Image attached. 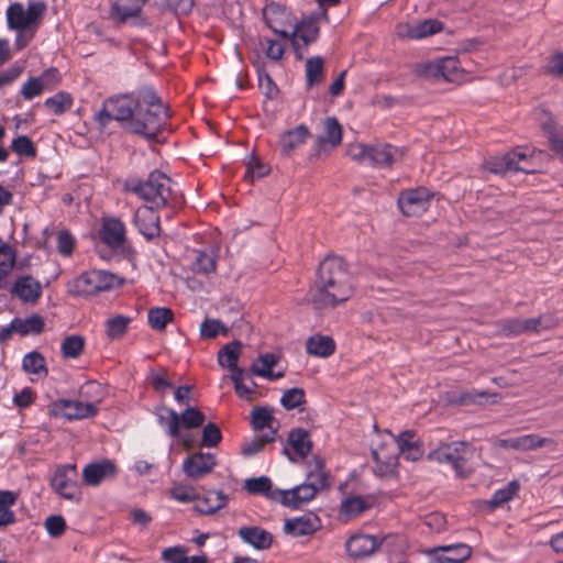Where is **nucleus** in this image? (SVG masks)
<instances>
[{
	"label": "nucleus",
	"mask_w": 563,
	"mask_h": 563,
	"mask_svg": "<svg viewBox=\"0 0 563 563\" xmlns=\"http://www.w3.org/2000/svg\"><path fill=\"white\" fill-rule=\"evenodd\" d=\"M335 343L332 338L321 334L310 336L306 342V351L316 357H328L334 353Z\"/></svg>",
	"instance_id": "30"
},
{
	"label": "nucleus",
	"mask_w": 563,
	"mask_h": 563,
	"mask_svg": "<svg viewBox=\"0 0 563 563\" xmlns=\"http://www.w3.org/2000/svg\"><path fill=\"white\" fill-rule=\"evenodd\" d=\"M222 439L221 431L214 423H208L202 430L201 445L206 448L216 446Z\"/></svg>",
	"instance_id": "63"
},
{
	"label": "nucleus",
	"mask_w": 563,
	"mask_h": 563,
	"mask_svg": "<svg viewBox=\"0 0 563 563\" xmlns=\"http://www.w3.org/2000/svg\"><path fill=\"white\" fill-rule=\"evenodd\" d=\"M397 455L401 453L409 461H417L422 456L419 439L413 431L407 430L395 439Z\"/></svg>",
	"instance_id": "26"
},
{
	"label": "nucleus",
	"mask_w": 563,
	"mask_h": 563,
	"mask_svg": "<svg viewBox=\"0 0 563 563\" xmlns=\"http://www.w3.org/2000/svg\"><path fill=\"white\" fill-rule=\"evenodd\" d=\"M22 366L26 373L35 374L38 376L47 375V368L45 366V358L38 352L27 353L23 357Z\"/></svg>",
	"instance_id": "48"
},
{
	"label": "nucleus",
	"mask_w": 563,
	"mask_h": 563,
	"mask_svg": "<svg viewBox=\"0 0 563 563\" xmlns=\"http://www.w3.org/2000/svg\"><path fill=\"white\" fill-rule=\"evenodd\" d=\"M130 322L131 319L122 314L109 318L106 322L107 335L110 339L121 338L125 333Z\"/></svg>",
	"instance_id": "50"
},
{
	"label": "nucleus",
	"mask_w": 563,
	"mask_h": 563,
	"mask_svg": "<svg viewBox=\"0 0 563 563\" xmlns=\"http://www.w3.org/2000/svg\"><path fill=\"white\" fill-rule=\"evenodd\" d=\"M55 69H49L43 77L38 78H30L26 82L23 84L21 88V95L25 100H31L37 96H40L46 85V77L51 74H55Z\"/></svg>",
	"instance_id": "46"
},
{
	"label": "nucleus",
	"mask_w": 563,
	"mask_h": 563,
	"mask_svg": "<svg viewBox=\"0 0 563 563\" xmlns=\"http://www.w3.org/2000/svg\"><path fill=\"white\" fill-rule=\"evenodd\" d=\"M146 0H119L115 5L117 19L125 22L130 18L136 16Z\"/></svg>",
	"instance_id": "44"
},
{
	"label": "nucleus",
	"mask_w": 563,
	"mask_h": 563,
	"mask_svg": "<svg viewBox=\"0 0 563 563\" xmlns=\"http://www.w3.org/2000/svg\"><path fill=\"white\" fill-rule=\"evenodd\" d=\"M120 285V278L106 271L82 273L68 284V292L73 296L88 297L108 291Z\"/></svg>",
	"instance_id": "5"
},
{
	"label": "nucleus",
	"mask_w": 563,
	"mask_h": 563,
	"mask_svg": "<svg viewBox=\"0 0 563 563\" xmlns=\"http://www.w3.org/2000/svg\"><path fill=\"white\" fill-rule=\"evenodd\" d=\"M170 498L178 503H190L197 499L196 489L192 486L178 484L169 490Z\"/></svg>",
	"instance_id": "57"
},
{
	"label": "nucleus",
	"mask_w": 563,
	"mask_h": 563,
	"mask_svg": "<svg viewBox=\"0 0 563 563\" xmlns=\"http://www.w3.org/2000/svg\"><path fill=\"white\" fill-rule=\"evenodd\" d=\"M187 558V549L184 547L166 548L162 552V560L166 563H185Z\"/></svg>",
	"instance_id": "64"
},
{
	"label": "nucleus",
	"mask_w": 563,
	"mask_h": 563,
	"mask_svg": "<svg viewBox=\"0 0 563 563\" xmlns=\"http://www.w3.org/2000/svg\"><path fill=\"white\" fill-rule=\"evenodd\" d=\"M472 453V448L466 442H452L439 446L428 457L441 464H450L459 476H466L470 471L465 463Z\"/></svg>",
	"instance_id": "7"
},
{
	"label": "nucleus",
	"mask_w": 563,
	"mask_h": 563,
	"mask_svg": "<svg viewBox=\"0 0 563 563\" xmlns=\"http://www.w3.org/2000/svg\"><path fill=\"white\" fill-rule=\"evenodd\" d=\"M354 286L347 264L339 256H328L319 265L309 296L317 308L334 307L346 301Z\"/></svg>",
	"instance_id": "2"
},
{
	"label": "nucleus",
	"mask_w": 563,
	"mask_h": 563,
	"mask_svg": "<svg viewBox=\"0 0 563 563\" xmlns=\"http://www.w3.org/2000/svg\"><path fill=\"white\" fill-rule=\"evenodd\" d=\"M269 173V167L263 164L257 157L251 156L247 161V168L245 177L254 180L255 178H262Z\"/></svg>",
	"instance_id": "61"
},
{
	"label": "nucleus",
	"mask_w": 563,
	"mask_h": 563,
	"mask_svg": "<svg viewBox=\"0 0 563 563\" xmlns=\"http://www.w3.org/2000/svg\"><path fill=\"white\" fill-rule=\"evenodd\" d=\"M155 413L158 424L162 428H165L172 438H180L179 419L178 413L175 410L166 406H159Z\"/></svg>",
	"instance_id": "32"
},
{
	"label": "nucleus",
	"mask_w": 563,
	"mask_h": 563,
	"mask_svg": "<svg viewBox=\"0 0 563 563\" xmlns=\"http://www.w3.org/2000/svg\"><path fill=\"white\" fill-rule=\"evenodd\" d=\"M442 30V23L434 19L418 21L415 23H400L396 33L400 38L421 40L431 36Z\"/></svg>",
	"instance_id": "16"
},
{
	"label": "nucleus",
	"mask_w": 563,
	"mask_h": 563,
	"mask_svg": "<svg viewBox=\"0 0 563 563\" xmlns=\"http://www.w3.org/2000/svg\"><path fill=\"white\" fill-rule=\"evenodd\" d=\"M402 155V150L389 144L371 145L369 165L390 168Z\"/></svg>",
	"instance_id": "20"
},
{
	"label": "nucleus",
	"mask_w": 563,
	"mask_h": 563,
	"mask_svg": "<svg viewBox=\"0 0 563 563\" xmlns=\"http://www.w3.org/2000/svg\"><path fill=\"white\" fill-rule=\"evenodd\" d=\"M157 209L150 207H140L134 214V223L141 234L146 239L152 240L159 235V217L156 213Z\"/></svg>",
	"instance_id": "19"
},
{
	"label": "nucleus",
	"mask_w": 563,
	"mask_h": 563,
	"mask_svg": "<svg viewBox=\"0 0 563 563\" xmlns=\"http://www.w3.org/2000/svg\"><path fill=\"white\" fill-rule=\"evenodd\" d=\"M316 525L309 516L287 519L284 525V531L294 537H302L312 533Z\"/></svg>",
	"instance_id": "33"
},
{
	"label": "nucleus",
	"mask_w": 563,
	"mask_h": 563,
	"mask_svg": "<svg viewBox=\"0 0 563 563\" xmlns=\"http://www.w3.org/2000/svg\"><path fill=\"white\" fill-rule=\"evenodd\" d=\"M217 465L216 456L211 453L197 452L183 462V472L192 479L210 474Z\"/></svg>",
	"instance_id": "14"
},
{
	"label": "nucleus",
	"mask_w": 563,
	"mask_h": 563,
	"mask_svg": "<svg viewBox=\"0 0 563 563\" xmlns=\"http://www.w3.org/2000/svg\"><path fill=\"white\" fill-rule=\"evenodd\" d=\"M195 510L201 515L213 514L223 507L228 503V496L220 490L209 492L203 498L197 497Z\"/></svg>",
	"instance_id": "28"
},
{
	"label": "nucleus",
	"mask_w": 563,
	"mask_h": 563,
	"mask_svg": "<svg viewBox=\"0 0 563 563\" xmlns=\"http://www.w3.org/2000/svg\"><path fill=\"white\" fill-rule=\"evenodd\" d=\"M489 396L486 391L478 390H470V391H450L446 394V400L453 405H472V404H482L483 398H487Z\"/></svg>",
	"instance_id": "40"
},
{
	"label": "nucleus",
	"mask_w": 563,
	"mask_h": 563,
	"mask_svg": "<svg viewBox=\"0 0 563 563\" xmlns=\"http://www.w3.org/2000/svg\"><path fill=\"white\" fill-rule=\"evenodd\" d=\"M519 488V483L517 481H511L507 486L496 490L489 500L485 501L486 507L489 510H494L503 506L515 497Z\"/></svg>",
	"instance_id": "36"
},
{
	"label": "nucleus",
	"mask_w": 563,
	"mask_h": 563,
	"mask_svg": "<svg viewBox=\"0 0 563 563\" xmlns=\"http://www.w3.org/2000/svg\"><path fill=\"white\" fill-rule=\"evenodd\" d=\"M249 375L244 369L235 371V373L231 374V379L234 383L235 393L239 397L251 400L254 389L256 388V384L251 380L250 384L246 383Z\"/></svg>",
	"instance_id": "43"
},
{
	"label": "nucleus",
	"mask_w": 563,
	"mask_h": 563,
	"mask_svg": "<svg viewBox=\"0 0 563 563\" xmlns=\"http://www.w3.org/2000/svg\"><path fill=\"white\" fill-rule=\"evenodd\" d=\"M100 236L108 246L118 249L125 242V227L117 218L103 219Z\"/></svg>",
	"instance_id": "21"
},
{
	"label": "nucleus",
	"mask_w": 563,
	"mask_h": 563,
	"mask_svg": "<svg viewBox=\"0 0 563 563\" xmlns=\"http://www.w3.org/2000/svg\"><path fill=\"white\" fill-rule=\"evenodd\" d=\"M306 80L309 88L318 85L323 79V59L319 56L308 58L306 62Z\"/></svg>",
	"instance_id": "45"
},
{
	"label": "nucleus",
	"mask_w": 563,
	"mask_h": 563,
	"mask_svg": "<svg viewBox=\"0 0 563 563\" xmlns=\"http://www.w3.org/2000/svg\"><path fill=\"white\" fill-rule=\"evenodd\" d=\"M16 494L9 490H0V527H5L15 521V515L11 507L16 501Z\"/></svg>",
	"instance_id": "38"
},
{
	"label": "nucleus",
	"mask_w": 563,
	"mask_h": 563,
	"mask_svg": "<svg viewBox=\"0 0 563 563\" xmlns=\"http://www.w3.org/2000/svg\"><path fill=\"white\" fill-rule=\"evenodd\" d=\"M174 319V313L169 308L155 307L148 310L147 321L152 329L163 331Z\"/></svg>",
	"instance_id": "42"
},
{
	"label": "nucleus",
	"mask_w": 563,
	"mask_h": 563,
	"mask_svg": "<svg viewBox=\"0 0 563 563\" xmlns=\"http://www.w3.org/2000/svg\"><path fill=\"white\" fill-rule=\"evenodd\" d=\"M271 487L272 482L265 476L249 478L244 483V488L251 494H267Z\"/></svg>",
	"instance_id": "62"
},
{
	"label": "nucleus",
	"mask_w": 563,
	"mask_h": 563,
	"mask_svg": "<svg viewBox=\"0 0 563 563\" xmlns=\"http://www.w3.org/2000/svg\"><path fill=\"white\" fill-rule=\"evenodd\" d=\"M85 340L80 335L66 336L62 344L60 351L65 358H77L84 351Z\"/></svg>",
	"instance_id": "49"
},
{
	"label": "nucleus",
	"mask_w": 563,
	"mask_h": 563,
	"mask_svg": "<svg viewBox=\"0 0 563 563\" xmlns=\"http://www.w3.org/2000/svg\"><path fill=\"white\" fill-rule=\"evenodd\" d=\"M263 16L267 26L283 37H289L287 26H292L291 15L286 11L285 7L279 3H268L263 10Z\"/></svg>",
	"instance_id": "15"
},
{
	"label": "nucleus",
	"mask_w": 563,
	"mask_h": 563,
	"mask_svg": "<svg viewBox=\"0 0 563 563\" xmlns=\"http://www.w3.org/2000/svg\"><path fill=\"white\" fill-rule=\"evenodd\" d=\"M415 73L429 78H443L446 81L459 82L464 77V69L456 57L448 56L432 62L419 63Z\"/></svg>",
	"instance_id": "8"
},
{
	"label": "nucleus",
	"mask_w": 563,
	"mask_h": 563,
	"mask_svg": "<svg viewBox=\"0 0 563 563\" xmlns=\"http://www.w3.org/2000/svg\"><path fill=\"white\" fill-rule=\"evenodd\" d=\"M219 333L227 334L228 328L218 319H206L200 325V334L202 338L212 339Z\"/></svg>",
	"instance_id": "58"
},
{
	"label": "nucleus",
	"mask_w": 563,
	"mask_h": 563,
	"mask_svg": "<svg viewBox=\"0 0 563 563\" xmlns=\"http://www.w3.org/2000/svg\"><path fill=\"white\" fill-rule=\"evenodd\" d=\"M44 327V321L40 316H31L26 319L15 318L12 320V328L15 332L21 335H26L30 333L38 334L42 332Z\"/></svg>",
	"instance_id": "41"
},
{
	"label": "nucleus",
	"mask_w": 563,
	"mask_h": 563,
	"mask_svg": "<svg viewBox=\"0 0 563 563\" xmlns=\"http://www.w3.org/2000/svg\"><path fill=\"white\" fill-rule=\"evenodd\" d=\"M242 354V343L240 341H233L231 343L225 344L218 352V363L222 367H227L231 374L235 373V371H242L238 366L239 358Z\"/></svg>",
	"instance_id": "29"
},
{
	"label": "nucleus",
	"mask_w": 563,
	"mask_h": 563,
	"mask_svg": "<svg viewBox=\"0 0 563 563\" xmlns=\"http://www.w3.org/2000/svg\"><path fill=\"white\" fill-rule=\"evenodd\" d=\"M431 195L426 188L404 190L398 197V207L406 217L423 214L430 202Z\"/></svg>",
	"instance_id": "11"
},
{
	"label": "nucleus",
	"mask_w": 563,
	"mask_h": 563,
	"mask_svg": "<svg viewBox=\"0 0 563 563\" xmlns=\"http://www.w3.org/2000/svg\"><path fill=\"white\" fill-rule=\"evenodd\" d=\"M117 472L115 465L110 461L88 464L82 472V478L89 486H97L102 481L113 477Z\"/></svg>",
	"instance_id": "24"
},
{
	"label": "nucleus",
	"mask_w": 563,
	"mask_h": 563,
	"mask_svg": "<svg viewBox=\"0 0 563 563\" xmlns=\"http://www.w3.org/2000/svg\"><path fill=\"white\" fill-rule=\"evenodd\" d=\"M99 401H80L71 399H59L49 406V412L56 418L67 420H79L93 417L98 412Z\"/></svg>",
	"instance_id": "10"
},
{
	"label": "nucleus",
	"mask_w": 563,
	"mask_h": 563,
	"mask_svg": "<svg viewBox=\"0 0 563 563\" xmlns=\"http://www.w3.org/2000/svg\"><path fill=\"white\" fill-rule=\"evenodd\" d=\"M324 136L319 137L318 145L323 147L330 144L331 147L338 146L342 141V128L335 118H328L324 121Z\"/></svg>",
	"instance_id": "37"
},
{
	"label": "nucleus",
	"mask_w": 563,
	"mask_h": 563,
	"mask_svg": "<svg viewBox=\"0 0 563 563\" xmlns=\"http://www.w3.org/2000/svg\"><path fill=\"white\" fill-rule=\"evenodd\" d=\"M366 501L360 496H352L346 498L341 504V512L346 517H355L367 509Z\"/></svg>",
	"instance_id": "55"
},
{
	"label": "nucleus",
	"mask_w": 563,
	"mask_h": 563,
	"mask_svg": "<svg viewBox=\"0 0 563 563\" xmlns=\"http://www.w3.org/2000/svg\"><path fill=\"white\" fill-rule=\"evenodd\" d=\"M96 118L102 125L110 120L125 122L130 132L155 139L169 114L154 90L144 88L136 98L131 95L109 98Z\"/></svg>",
	"instance_id": "1"
},
{
	"label": "nucleus",
	"mask_w": 563,
	"mask_h": 563,
	"mask_svg": "<svg viewBox=\"0 0 563 563\" xmlns=\"http://www.w3.org/2000/svg\"><path fill=\"white\" fill-rule=\"evenodd\" d=\"M308 473L307 481L318 487L319 489H324L328 487V475L324 471V465L322 460L319 457H313L308 464Z\"/></svg>",
	"instance_id": "39"
},
{
	"label": "nucleus",
	"mask_w": 563,
	"mask_h": 563,
	"mask_svg": "<svg viewBox=\"0 0 563 563\" xmlns=\"http://www.w3.org/2000/svg\"><path fill=\"white\" fill-rule=\"evenodd\" d=\"M275 419L272 411L267 408H255L252 411V426L255 430L262 431L263 433H272L275 438Z\"/></svg>",
	"instance_id": "34"
},
{
	"label": "nucleus",
	"mask_w": 563,
	"mask_h": 563,
	"mask_svg": "<svg viewBox=\"0 0 563 563\" xmlns=\"http://www.w3.org/2000/svg\"><path fill=\"white\" fill-rule=\"evenodd\" d=\"M44 527L52 538H58L66 530V521L62 516L53 515L45 519Z\"/></svg>",
	"instance_id": "60"
},
{
	"label": "nucleus",
	"mask_w": 563,
	"mask_h": 563,
	"mask_svg": "<svg viewBox=\"0 0 563 563\" xmlns=\"http://www.w3.org/2000/svg\"><path fill=\"white\" fill-rule=\"evenodd\" d=\"M73 106V98L69 93L60 91L45 100L47 107L55 114H62Z\"/></svg>",
	"instance_id": "51"
},
{
	"label": "nucleus",
	"mask_w": 563,
	"mask_h": 563,
	"mask_svg": "<svg viewBox=\"0 0 563 563\" xmlns=\"http://www.w3.org/2000/svg\"><path fill=\"white\" fill-rule=\"evenodd\" d=\"M45 10L43 2H30L27 8L15 2L7 10V22L11 30L18 32L15 45L19 49L25 47L33 38Z\"/></svg>",
	"instance_id": "4"
},
{
	"label": "nucleus",
	"mask_w": 563,
	"mask_h": 563,
	"mask_svg": "<svg viewBox=\"0 0 563 563\" xmlns=\"http://www.w3.org/2000/svg\"><path fill=\"white\" fill-rule=\"evenodd\" d=\"M275 439L272 435V433H263L262 435L256 437L249 442H245L241 446V454L245 457L253 456L260 453L264 449L265 444L271 443Z\"/></svg>",
	"instance_id": "52"
},
{
	"label": "nucleus",
	"mask_w": 563,
	"mask_h": 563,
	"mask_svg": "<svg viewBox=\"0 0 563 563\" xmlns=\"http://www.w3.org/2000/svg\"><path fill=\"white\" fill-rule=\"evenodd\" d=\"M279 356L274 353L261 354L252 364L254 375L266 378L273 376V368L278 364Z\"/></svg>",
	"instance_id": "35"
},
{
	"label": "nucleus",
	"mask_w": 563,
	"mask_h": 563,
	"mask_svg": "<svg viewBox=\"0 0 563 563\" xmlns=\"http://www.w3.org/2000/svg\"><path fill=\"white\" fill-rule=\"evenodd\" d=\"M15 251L8 243L0 241V272L8 275L15 265Z\"/></svg>",
	"instance_id": "56"
},
{
	"label": "nucleus",
	"mask_w": 563,
	"mask_h": 563,
	"mask_svg": "<svg viewBox=\"0 0 563 563\" xmlns=\"http://www.w3.org/2000/svg\"><path fill=\"white\" fill-rule=\"evenodd\" d=\"M319 490L318 487L307 482L291 489H278L276 494L279 496V500L284 506L298 508L312 500Z\"/></svg>",
	"instance_id": "18"
},
{
	"label": "nucleus",
	"mask_w": 563,
	"mask_h": 563,
	"mask_svg": "<svg viewBox=\"0 0 563 563\" xmlns=\"http://www.w3.org/2000/svg\"><path fill=\"white\" fill-rule=\"evenodd\" d=\"M240 539L256 550H266L272 545L273 537L261 527L244 526L238 530Z\"/></svg>",
	"instance_id": "22"
},
{
	"label": "nucleus",
	"mask_w": 563,
	"mask_h": 563,
	"mask_svg": "<svg viewBox=\"0 0 563 563\" xmlns=\"http://www.w3.org/2000/svg\"><path fill=\"white\" fill-rule=\"evenodd\" d=\"M76 474L75 465H64L59 467L51 481L53 489L66 499L78 500L79 489L76 482Z\"/></svg>",
	"instance_id": "13"
},
{
	"label": "nucleus",
	"mask_w": 563,
	"mask_h": 563,
	"mask_svg": "<svg viewBox=\"0 0 563 563\" xmlns=\"http://www.w3.org/2000/svg\"><path fill=\"white\" fill-rule=\"evenodd\" d=\"M485 168L494 174H506L508 172L536 173L537 168L532 157L525 151L516 148L501 157H495L485 164Z\"/></svg>",
	"instance_id": "9"
},
{
	"label": "nucleus",
	"mask_w": 563,
	"mask_h": 563,
	"mask_svg": "<svg viewBox=\"0 0 563 563\" xmlns=\"http://www.w3.org/2000/svg\"><path fill=\"white\" fill-rule=\"evenodd\" d=\"M439 551L457 552V556H444L440 559L442 563H463L472 556V548L466 543H455L449 545L434 547L426 551L428 555H433Z\"/></svg>",
	"instance_id": "31"
},
{
	"label": "nucleus",
	"mask_w": 563,
	"mask_h": 563,
	"mask_svg": "<svg viewBox=\"0 0 563 563\" xmlns=\"http://www.w3.org/2000/svg\"><path fill=\"white\" fill-rule=\"evenodd\" d=\"M378 544L375 537L355 534L346 541L345 548L350 556L361 559L373 554L378 548Z\"/></svg>",
	"instance_id": "23"
},
{
	"label": "nucleus",
	"mask_w": 563,
	"mask_h": 563,
	"mask_svg": "<svg viewBox=\"0 0 563 563\" xmlns=\"http://www.w3.org/2000/svg\"><path fill=\"white\" fill-rule=\"evenodd\" d=\"M288 441L291 444L292 449L302 457L306 456L311 450L309 434L303 429L299 428L290 431Z\"/></svg>",
	"instance_id": "47"
},
{
	"label": "nucleus",
	"mask_w": 563,
	"mask_h": 563,
	"mask_svg": "<svg viewBox=\"0 0 563 563\" xmlns=\"http://www.w3.org/2000/svg\"><path fill=\"white\" fill-rule=\"evenodd\" d=\"M494 445L501 449H510L516 451H533L543 446H549L551 450H556L558 443L550 438H543L538 434H525L509 439H495Z\"/></svg>",
	"instance_id": "12"
},
{
	"label": "nucleus",
	"mask_w": 563,
	"mask_h": 563,
	"mask_svg": "<svg viewBox=\"0 0 563 563\" xmlns=\"http://www.w3.org/2000/svg\"><path fill=\"white\" fill-rule=\"evenodd\" d=\"M290 36L286 38L291 41L295 52L297 53L298 57L301 58L302 47L308 46L310 43L317 40L319 27L313 20H303L300 23L290 26Z\"/></svg>",
	"instance_id": "17"
},
{
	"label": "nucleus",
	"mask_w": 563,
	"mask_h": 563,
	"mask_svg": "<svg viewBox=\"0 0 563 563\" xmlns=\"http://www.w3.org/2000/svg\"><path fill=\"white\" fill-rule=\"evenodd\" d=\"M308 136L309 130L303 124L286 131L282 134L278 142L282 154L285 156L291 155L295 150H297L301 144L306 142Z\"/></svg>",
	"instance_id": "25"
},
{
	"label": "nucleus",
	"mask_w": 563,
	"mask_h": 563,
	"mask_svg": "<svg viewBox=\"0 0 563 563\" xmlns=\"http://www.w3.org/2000/svg\"><path fill=\"white\" fill-rule=\"evenodd\" d=\"M217 268L216 257L209 255L205 252H197L195 261L192 262V271L202 274L209 275L214 273Z\"/></svg>",
	"instance_id": "53"
},
{
	"label": "nucleus",
	"mask_w": 563,
	"mask_h": 563,
	"mask_svg": "<svg viewBox=\"0 0 563 563\" xmlns=\"http://www.w3.org/2000/svg\"><path fill=\"white\" fill-rule=\"evenodd\" d=\"M280 402L288 410L295 409L305 402V393L301 388L288 389L284 393Z\"/></svg>",
	"instance_id": "59"
},
{
	"label": "nucleus",
	"mask_w": 563,
	"mask_h": 563,
	"mask_svg": "<svg viewBox=\"0 0 563 563\" xmlns=\"http://www.w3.org/2000/svg\"><path fill=\"white\" fill-rule=\"evenodd\" d=\"M124 188L146 201L150 208H176L180 205L179 198L172 189L170 178L157 170L152 172L145 180L128 179Z\"/></svg>",
	"instance_id": "3"
},
{
	"label": "nucleus",
	"mask_w": 563,
	"mask_h": 563,
	"mask_svg": "<svg viewBox=\"0 0 563 563\" xmlns=\"http://www.w3.org/2000/svg\"><path fill=\"white\" fill-rule=\"evenodd\" d=\"M179 429H194L200 427L205 422V416L195 407H188L180 415L178 413Z\"/></svg>",
	"instance_id": "54"
},
{
	"label": "nucleus",
	"mask_w": 563,
	"mask_h": 563,
	"mask_svg": "<svg viewBox=\"0 0 563 563\" xmlns=\"http://www.w3.org/2000/svg\"><path fill=\"white\" fill-rule=\"evenodd\" d=\"M12 291L24 302H35L42 294V287L32 276H23L15 280Z\"/></svg>",
	"instance_id": "27"
},
{
	"label": "nucleus",
	"mask_w": 563,
	"mask_h": 563,
	"mask_svg": "<svg viewBox=\"0 0 563 563\" xmlns=\"http://www.w3.org/2000/svg\"><path fill=\"white\" fill-rule=\"evenodd\" d=\"M372 455L375 461L374 472L378 476L391 475L398 465L395 438L389 432L378 434L377 440L373 441Z\"/></svg>",
	"instance_id": "6"
}]
</instances>
